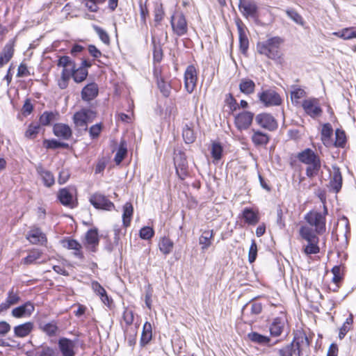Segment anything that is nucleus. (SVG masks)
I'll return each instance as SVG.
<instances>
[{
  "label": "nucleus",
  "mask_w": 356,
  "mask_h": 356,
  "mask_svg": "<svg viewBox=\"0 0 356 356\" xmlns=\"http://www.w3.org/2000/svg\"><path fill=\"white\" fill-rule=\"evenodd\" d=\"M283 39L275 36L266 41L259 42L257 44V50L259 54L265 55L268 58L277 60L281 58L280 45Z\"/></svg>",
  "instance_id": "f257e3e1"
},
{
  "label": "nucleus",
  "mask_w": 356,
  "mask_h": 356,
  "mask_svg": "<svg viewBox=\"0 0 356 356\" xmlns=\"http://www.w3.org/2000/svg\"><path fill=\"white\" fill-rule=\"evenodd\" d=\"M327 207L323 205V211L319 212L312 210L307 213L304 217L305 220L313 229L315 234H323L326 231Z\"/></svg>",
  "instance_id": "f03ea898"
},
{
  "label": "nucleus",
  "mask_w": 356,
  "mask_h": 356,
  "mask_svg": "<svg viewBox=\"0 0 356 356\" xmlns=\"http://www.w3.org/2000/svg\"><path fill=\"white\" fill-rule=\"evenodd\" d=\"M299 234L301 238L307 242V245L304 248V252L306 254H315L320 252L318 245L319 238L314 234L313 228L307 225H302L300 228Z\"/></svg>",
  "instance_id": "7ed1b4c3"
},
{
  "label": "nucleus",
  "mask_w": 356,
  "mask_h": 356,
  "mask_svg": "<svg viewBox=\"0 0 356 356\" xmlns=\"http://www.w3.org/2000/svg\"><path fill=\"white\" fill-rule=\"evenodd\" d=\"M88 75V70L81 69L76 65L73 69L63 70L61 72L60 81L58 83L59 86L61 89L67 88L71 78H72L76 83H81L86 79Z\"/></svg>",
  "instance_id": "20e7f679"
},
{
  "label": "nucleus",
  "mask_w": 356,
  "mask_h": 356,
  "mask_svg": "<svg viewBox=\"0 0 356 356\" xmlns=\"http://www.w3.org/2000/svg\"><path fill=\"white\" fill-rule=\"evenodd\" d=\"M78 341V339L72 340L67 337L59 338L58 348L61 356H76Z\"/></svg>",
  "instance_id": "39448f33"
},
{
  "label": "nucleus",
  "mask_w": 356,
  "mask_h": 356,
  "mask_svg": "<svg viewBox=\"0 0 356 356\" xmlns=\"http://www.w3.org/2000/svg\"><path fill=\"white\" fill-rule=\"evenodd\" d=\"M96 118V113L90 109H82L74 113V123L76 127L87 128L88 124Z\"/></svg>",
  "instance_id": "423d86ee"
},
{
  "label": "nucleus",
  "mask_w": 356,
  "mask_h": 356,
  "mask_svg": "<svg viewBox=\"0 0 356 356\" xmlns=\"http://www.w3.org/2000/svg\"><path fill=\"white\" fill-rule=\"evenodd\" d=\"M170 24L173 31L179 36L185 35L188 31L186 17L183 13H177L171 17Z\"/></svg>",
  "instance_id": "0eeeda50"
},
{
  "label": "nucleus",
  "mask_w": 356,
  "mask_h": 356,
  "mask_svg": "<svg viewBox=\"0 0 356 356\" xmlns=\"http://www.w3.org/2000/svg\"><path fill=\"white\" fill-rule=\"evenodd\" d=\"M107 0H82V3L91 13H97L99 5L105 3ZM119 0H108V8L113 12L118 6Z\"/></svg>",
  "instance_id": "6e6552de"
},
{
  "label": "nucleus",
  "mask_w": 356,
  "mask_h": 356,
  "mask_svg": "<svg viewBox=\"0 0 356 356\" xmlns=\"http://www.w3.org/2000/svg\"><path fill=\"white\" fill-rule=\"evenodd\" d=\"M255 122L261 127L270 131H275L278 124L275 118L270 113H262L256 115Z\"/></svg>",
  "instance_id": "1a4fd4ad"
},
{
  "label": "nucleus",
  "mask_w": 356,
  "mask_h": 356,
  "mask_svg": "<svg viewBox=\"0 0 356 356\" xmlns=\"http://www.w3.org/2000/svg\"><path fill=\"white\" fill-rule=\"evenodd\" d=\"M259 97L266 107L279 106L282 104V98L275 90H263L259 93Z\"/></svg>",
  "instance_id": "9d476101"
},
{
  "label": "nucleus",
  "mask_w": 356,
  "mask_h": 356,
  "mask_svg": "<svg viewBox=\"0 0 356 356\" xmlns=\"http://www.w3.org/2000/svg\"><path fill=\"white\" fill-rule=\"evenodd\" d=\"M254 114L250 111H243L235 116L234 124L239 131L246 130L251 125Z\"/></svg>",
  "instance_id": "9b49d317"
},
{
  "label": "nucleus",
  "mask_w": 356,
  "mask_h": 356,
  "mask_svg": "<svg viewBox=\"0 0 356 356\" xmlns=\"http://www.w3.org/2000/svg\"><path fill=\"white\" fill-rule=\"evenodd\" d=\"M174 163L177 174L181 179H184L186 175L188 168L186 154L181 151L175 153Z\"/></svg>",
  "instance_id": "f8f14e48"
},
{
  "label": "nucleus",
  "mask_w": 356,
  "mask_h": 356,
  "mask_svg": "<svg viewBox=\"0 0 356 356\" xmlns=\"http://www.w3.org/2000/svg\"><path fill=\"white\" fill-rule=\"evenodd\" d=\"M302 106L305 113L313 118L320 116L322 113V109L319 106L317 99L309 98L305 99L302 102Z\"/></svg>",
  "instance_id": "ddd939ff"
},
{
  "label": "nucleus",
  "mask_w": 356,
  "mask_h": 356,
  "mask_svg": "<svg viewBox=\"0 0 356 356\" xmlns=\"http://www.w3.org/2000/svg\"><path fill=\"white\" fill-rule=\"evenodd\" d=\"M90 202L96 209L110 211L114 208V204L101 193H95L90 198Z\"/></svg>",
  "instance_id": "4468645a"
},
{
  "label": "nucleus",
  "mask_w": 356,
  "mask_h": 356,
  "mask_svg": "<svg viewBox=\"0 0 356 356\" xmlns=\"http://www.w3.org/2000/svg\"><path fill=\"white\" fill-rule=\"evenodd\" d=\"M85 50V47L79 44L74 43L72 48L70 49V54L72 57L76 58L80 55H82V58H81V63L79 66L80 68L86 70L88 71V69L90 68L92 65V61L88 58H85V55L83 54Z\"/></svg>",
  "instance_id": "2eb2a0df"
},
{
  "label": "nucleus",
  "mask_w": 356,
  "mask_h": 356,
  "mask_svg": "<svg viewBox=\"0 0 356 356\" xmlns=\"http://www.w3.org/2000/svg\"><path fill=\"white\" fill-rule=\"evenodd\" d=\"M286 322V318L283 314L274 318L269 327L270 335L275 337L280 336L284 331Z\"/></svg>",
  "instance_id": "dca6fc26"
},
{
  "label": "nucleus",
  "mask_w": 356,
  "mask_h": 356,
  "mask_svg": "<svg viewBox=\"0 0 356 356\" xmlns=\"http://www.w3.org/2000/svg\"><path fill=\"white\" fill-rule=\"evenodd\" d=\"M197 79V70L193 65L187 67L184 73V85L186 89H195Z\"/></svg>",
  "instance_id": "f3484780"
},
{
  "label": "nucleus",
  "mask_w": 356,
  "mask_h": 356,
  "mask_svg": "<svg viewBox=\"0 0 356 356\" xmlns=\"http://www.w3.org/2000/svg\"><path fill=\"white\" fill-rule=\"evenodd\" d=\"M239 38V49L241 54L245 55L249 48V40L245 34L243 28V24L241 19H238L236 22Z\"/></svg>",
  "instance_id": "a211bd4d"
},
{
  "label": "nucleus",
  "mask_w": 356,
  "mask_h": 356,
  "mask_svg": "<svg viewBox=\"0 0 356 356\" xmlns=\"http://www.w3.org/2000/svg\"><path fill=\"white\" fill-rule=\"evenodd\" d=\"M35 170L37 173L42 179L43 184L47 187H51L55 183V179L53 174L46 170L41 163H38L35 165Z\"/></svg>",
  "instance_id": "6ab92c4d"
},
{
  "label": "nucleus",
  "mask_w": 356,
  "mask_h": 356,
  "mask_svg": "<svg viewBox=\"0 0 356 356\" xmlns=\"http://www.w3.org/2000/svg\"><path fill=\"white\" fill-rule=\"evenodd\" d=\"M34 329V323L29 321L15 326L13 328L14 336L18 338L28 337Z\"/></svg>",
  "instance_id": "aec40b11"
},
{
  "label": "nucleus",
  "mask_w": 356,
  "mask_h": 356,
  "mask_svg": "<svg viewBox=\"0 0 356 356\" xmlns=\"http://www.w3.org/2000/svg\"><path fill=\"white\" fill-rule=\"evenodd\" d=\"M34 305L31 302L17 307L13 309L12 315L15 318L29 316L34 311Z\"/></svg>",
  "instance_id": "412c9836"
},
{
  "label": "nucleus",
  "mask_w": 356,
  "mask_h": 356,
  "mask_svg": "<svg viewBox=\"0 0 356 356\" xmlns=\"http://www.w3.org/2000/svg\"><path fill=\"white\" fill-rule=\"evenodd\" d=\"M214 232L213 229L201 230V235L199 238V244L201 250L204 251L211 245L213 240Z\"/></svg>",
  "instance_id": "4be33fe9"
},
{
  "label": "nucleus",
  "mask_w": 356,
  "mask_h": 356,
  "mask_svg": "<svg viewBox=\"0 0 356 356\" xmlns=\"http://www.w3.org/2000/svg\"><path fill=\"white\" fill-rule=\"evenodd\" d=\"M26 238L33 244H44L46 241V236L40 228H32L27 234Z\"/></svg>",
  "instance_id": "5701e85b"
},
{
  "label": "nucleus",
  "mask_w": 356,
  "mask_h": 356,
  "mask_svg": "<svg viewBox=\"0 0 356 356\" xmlns=\"http://www.w3.org/2000/svg\"><path fill=\"white\" fill-rule=\"evenodd\" d=\"M58 198L60 203L71 209L76 207V204L73 201V196L70 190L67 188H62L58 191Z\"/></svg>",
  "instance_id": "b1692460"
},
{
  "label": "nucleus",
  "mask_w": 356,
  "mask_h": 356,
  "mask_svg": "<svg viewBox=\"0 0 356 356\" xmlns=\"http://www.w3.org/2000/svg\"><path fill=\"white\" fill-rule=\"evenodd\" d=\"M240 10L245 18L252 17L254 19L258 17V6L254 1H248V3L243 5Z\"/></svg>",
  "instance_id": "393cba45"
},
{
  "label": "nucleus",
  "mask_w": 356,
  "mask_h": 356,
  "mask_svg": "<svg viewBox=\"0 0 356 356\" xmlns=\"http://www.w3.org/2000/svg\"><path fill=\"white\" fill-rule=\"evenodd\" d=\"M54 134L65 140H68L72 136V130L70 127L62 123L56 124L54 126Z\"/></svg>",
  "instance_id": "a878e982"
},
{
  "label": "nucleus",
  "mask_w": 356,
  "mask_h": 356,
  "mask_svg": "<svg viewBox=\"0 0 356 356\" xmlns=\"http://www.w3.org/2000/svg\"><path fill=\"white\" fill-rule=\"evenodd\" d=\"M297 158L298 160L305 163V164H309L314 161L319 159V156L316 155L314 152L309 149L307 148L305 150L302 151L301 152H299L297 155Z\"/></svg>",
  "instance_id": "bb28decb"
},
{
  "label": "nucleus",
  "mask_w": 356,
  "mask_h": 356,
  "mask_svg": "<svg viewBox=\"0 0 356 356\" xmlns=\"http://www.w3.org/2000/svg\"><path fill=\"white\" fill-rule=\"evenodd\" d=\"M19 300L20 298L18 293L12 289L9 291L6 300L0 304V311L8 309L10 306L18 303Z\"/></svg>",
  "instance_id": "cd10ccee"
},
{
  "label": "nucleus",
  "mask_w": 356,
  "mask_h": 356,
  "mask_svg": "<svg viewBox=\"0 0 356 356\" xmlns=\"http://www.w3.org/2000/svg\"><path fill=\"white\" fill-rule=\"evenodd\" d=\"M87 248L92 252L95 251V247L99 243L98 232L97 229H91L86 234Z\"/></svg>",
  "instance_id": "c85d7f7f"
},
{
  "label": "nucleus",
  "mask_w": 356,
  "mask_h": 356,
  "mask_svg": "<svg viewBox=\"0 0 356 356\" xmlns=\"http://www.w3.org/2000/svg\"><path fill=\"white\" fill-rule=\"evenodd\" d=\"M333 129L330 124L327 123L323 124L321 130V140L324 145L330 147L332 144V136Z\"/></svg>",
  "instance_id": "c756f323"
},
{
  "label": "nucleus",
  "mask_w": 356,
  "mask_h": 356,
  "mask_svg": "<svg viewBox=\"0 0 356 356\" xmlns=\"http://www.w3.org/2000/svg\"><path fill=\"white\" fill-rule=\"evenodd\" d=\"M243 218L249 225H256L259 220L258 213L251 208L246 207L243 211Z\"/></svg>",
  "instance_id": "7c9ffc66"
},
{
  "label": "nucleus",
  "mask_w": 356,
  "mask_h": 356,
  "mask_svg": "<svg viewBox=\"0 0 356 356\" xmlns=\"http://www.w3.org/2000/svg\"><path fill=\"white\" fill-rule=\"evenodd\" d=\"M252 141L255 145H265L269 142L270 138L268 134L254 129H252Z\"/></svg>",
  "instance_id": "2f4dec72"
},
{
  "label": "nucleus",
  "mask_w": 356,
  "mask_h": 356,
  "mask_svg": "<svg viewBox=\"0 0 356 356\" xmlns=\"http://www.w3.org/2000/svg\"><path fill=\"white\" fill-rule=\"evenodd\" d=\"M152 337V325L149 322H145L143 325V332L140 337V343L142 346L147 345Z\"/></svg>",
  "instance_id": "473e14b6"
},
{
  "label": "nucleus",
  "mask_w": 356,
  "mask_h": 356,
  "mask_svg": "<svg viewBox=\"0 0 356 356\" xmlns=\"http://www.w3.org/2000/svg\"><path fill=\"white\" fill-rule=\"evenodd\" d=\"M330 185L335 193H338L340 191L342 186V177L339 169L337 168L334 170L331 177Z\"/></svg>",
  "instance_id": "72a5a7b5"
},
{
  "label": "nucleus",
  "mask_w": 356,
  "mask_h": 356,
  "mask_svg": "<svg viewBox=\"0 0 356 356\" xmlns=\"http://www.w3.org/2000/svg\"><path fill=\"white\" fill-rule=\"evenodd\" d=\"M248 339L253 343L266 346L269 343L270 339L268 336L262 335L256 332H252L248 334Z\"/></svg>",
  "instance_id": "f704fd0d"
},
{
  "label": "nucleus",
  "mask_w": 356,
  "mask_h": 356,
  "mask_svg": "<svg viewBox=\"0 0 356 356\" xmlns=\"http://www.w3.org/2000/svg\"><path fill=\"white\" fill-rule=\"evenodd\" d=\"M56 65L58 67H63V70H69L68 67L73 69L75 67L76 64L75 60H73L70 56L63 55L58 56Z\"/></svg>",
  "instance_id": "c9c22d12"
},
{
  "label": "nucleus",
  "mask_w": 356,
  "mask_h": 356,
  "mask_svg": "<svg viewBox=\"0 0 356 356\" xmlns=\"http://www.w3.org/2000/svg\"><path fill=\"white\" fill-rule=\"evenodd\" d=\"M63 246L70 250H74L75 252L74 254L79 258H83V254L80 251L81 249V245L76 240L67 239L63 241Z\"/></svg>",
  "instance_id": "e433bc0d"
},
{
  "label": "nucleus",
  "mask_w": 356,
  "mask_h": 356,
  "mask_svg": "<svg viewBox=\"0 0 356 356\" xmlns=\"http://www.w3.org/2000/svg\"><path fill=\"white\" fill-rule=\"evenodd\" d=\"M153 45V60L154 63H159L163 59V51L160 42H156L154 38L152 40Z\"/></svg>",
  "instance_id": "4c0bfd02"
},
{
  "label": "nucleus",
  "mask_w": 356,
  "mask_h": 356,
  "mask_svg": "<svg viewBox=\"0 0 356 356\" xmlns=\"http://www.w3.org/2000/svg\"><path fill=\"white\" fill-rule=\"evenodd\" d=\"M133 212L134 208L131 203L126 202L123 206L122 214V222L124 227L129 226Z\"/></svg>",
  "instance_id": "58836bf2"
},
{
  "label": "nucleus",
  "mask_w": 356,
  "mask_h": 356,
  "mask_svg": "<svg viewBox=\"0 0 356 356\" xmlns=\"http://www.w3.org/2000/svg\"><path fill=\"white\" fill-rule=\"evenodd\" d=\"M307 165V167L306 168V175L308 177L312 178L316 176L318 174V172L321 166L320 159Z\"/></svg>",
  "instance_id": "ea45409f"
},
{
  "label": "nucleus",
  "mask_w": 356,
  "mask_h": 356,
  "mask_svg": "<svg viewBox=\"0 0 356 356\" xmlns=\"http://www.w3.org/2000/svg\"><path fill=\"white\" fill-rule=\"evenodd\" d=\"M159 250L164 254H168L172 252L173 242L167 237H163L159 243Z\"/></svg>",
  "instance_id": "a19ab883"
},
{
  "label": "nucleus",
  "mask_w": 356,
  "mask_h": 356,
  "mask_svg": "<svg viewBox=\"0 0 356 356\" xmlns=\"http://www.w3.org/2000/svg\"><path fill=\"white\" fill-rule=\"evenodd\" d=\"M334 35L344 40L356 38V28L349 27L342 29L341 31L334 33Z\"/></svg>",
  "instance_id": "79ce46f5"
},
{
  "label": "nucleus",
  "mask_w": 356,
  "mask_h": 356,
  "mask_svg": "<svg viewBox=\"0 0 356 356\" xmlns=\"http://www.w3.org/2000/svg\"><path fill=\"white\" fill-rule=\"evenodd\" d=\"M353 323V316L350 314L348 317L346 319L345 322L339 329V338L343 339L347 332L350 330L351 325Z\"/></svg>",
  "instance_id": "37998d69"
},
{
  "label": "nucleus",
  "mask_w": 356,
  "mask_h": 356,
  "mask_svg": "<svg viewBox=\"0 0 356 356\" xmlns=\"http://www.w3.org/2000/svg\"><path fill=\"white\" fill-rule=\"evenodd\" d=\"M40 328L49 337H54L56 334L58 327L54 322L40 324Z\"/></svg>",
  "instance_id": "c03bdc74"
},
{
  "label": "nucleus",
  "mask_w": 356,
  "mask_h": 356,
  "mask_svg": "<svg viewBox=\"0 0 356 356\" xmlns=\"http://www.w3.org/2000/svg\"><path fill=\"white\" fill-rule=\"evenodd\" d=\"M42 252L39 250H33L29 252L27 257L23 259L22 263L25 265L33 264L36 260L41 257Z\"/></svg>",
  "instance_id": "a18cd8bd"
},
{
  "label": "nucleus",
  "mask_w": 356,
  "mask_h": 356,
  "mask_svg": "<svg viewBox=\"0 0 356 356\" xmlns=\"http://www.w3.org/2000/svg\"><path fill=\"white\" fill-rule=\"evenodd\" d=\"M222 152L223 148L220 143L214 142L212 143L211 154L215 161H218L221 159Z\"/></svg>",
  "instance_id": "49530a36"
},
{
  "label": "nucleus",
  "mask_w": 356,
  "mask_h": 356,
  "mask_svg": "<svg viewBox=\"0 0 356 356\" xmlns=\"http://www.w3.org/2000/svg\"><path fill=\"white\" fill-rule=\"evenodd\" d=\"M287 16L297 24L303 26L305 21L302 17L294 9L290 8L286 10Z\"/></svg>",
  "instance_id": "de8ad7c7"
},
{
  "label": "nucleus",
  "mask_w": 356,
  "mask_h": 356,
  "mask_svg": "<svg viewBox=\"0 0 356 356\" xmlns=\"http://www.w3.org/2000/svg\"><path fill=\"white\" fill-rule=\"evenodd\" d=\"M295 346L298 349H299V348H300L299 342H296V345H294V343L292 342V343L288 344L287 346L283 347L282 348H280L279 350L280 356H293Z\"/></svg>",
  "instance_id": "09e8293b"
},
{
  "label": "nucleus",
  "mask_w": 356,
  "mask_h": 356,
  "mask_svg": "<svg viewBox=\"0 0 356 356\" xmlns=\"http://www.w3.org/2000/svg\"><path fill=\"white\" fill-rule=\"evenodd\" d=\"M56 113L45 111L40 118V124L42 126H48L56 120Z\"/></svg>",
  "instance_id": "8fccbe9b"
},
{
  "label": "nucleus",
  "mask_w": 356,
  "mask_h": 356,
  "mask_svg": "<svg viewBox=\"0 0 356 356\" xmlns=\"http://www.w3.org/2000/svg\"><path fill=\"white\" fill-rule=\"evenodd\" d=\"M92 28L95 33L98 35L99 39L106 44H108L110 43V38L108 34L106 31H104L100 26L93 24Z\"/></svg>",
  "instance_id": "3c124183"
},
{
  "label": "nucleus",
  "mask_w": 356,
  "mask_h": 356,
  "mask_svg": "<svg viewBox=\"0 0 356 356\" xmlns=\"http://www.w3.org/2000/svg\"><path fill=\"white\" fill-rule=\"evenodd\" d=\"M346 142V137L345 132L341 129H337L335 131V142L334 146L339 147H343Z\"/></svg>",
  "instance_id": "603ef678"
},
{
  "label": "nucleus",
  "mask_w": 356,
  "mask_h": 356,
  "mask_svg": "<svg viewBox=\"0 0 356 356\" xmlns=\"http://www.w3.org/2000/svg\"><path fill=\"white\" fill-rule=\"evenodd\" d=\"M127 152V147L124 142H122L114 158V161L116 164H120L124 158L125 157Z\"/></svg>",
  "instance_id": "864d4df0"
},
{
  "label": "nucleus",
  "mask_w": 356,
  "mask_h": 356,
  "mask_svg": "<svg viewBox=\"0 0 356 356\" xmlns=\"http://www.w3.org/2000/svg\"><path fill=\"white\" fill-rule=\"evenodd\" d=\"M332 273L333 274L332 282L335 284V287L333 289V291H335L337 290L339 285L338 284L341 280V268L339 266H335L332 269Z\"/></svg>",
  "instance_id": "5fc2aeb1"
},
{
  "label": "nucleus",
  "mask_w": 356,
  "mask_h": 356,
  "mask_svg": "<svg viewBox=\"0 0 356 356\" xmlns=\"http://www.w3.org/2000/svg\"><path fill=\"white\" fill-rule=\"evenodd\" d=\"M13 45L12 44L8 43L5 45L0 55L4 57V58H6V61H10V60L12 58L13 56Z\"/></svg>",
  "instance_id": "6e6d98bb"
},
{
  "label": "nucleus",
  "mask_w": 356,
  "mask_h": 356,
  "mask_svg": "<svg viewBox=\"0 0 356 356\" xmlns=\"http://www.w3.org/2000/svg\"><path fill=\"white\" fill-rule=\"evenodd\" d=\"M39 130H40V124L31 123L29 126V127L25 133V136L26 138H31V139L34 138L38 134Z\"/></svg>",
  "instance_id": "4d7b16f0"
},
{
  "label": "nucleus",
  "mask_w": 356,
  "mask_h": 356,
  "mask_svg": "<svg viewBox=\"0 0 356 356\" xmlns=\"http://www.w3.org/2000/svg\"><path fill=\"white\" fill-rule=\"evenodd\" d=\"M183 138L186 143H192L195 138L193 130L186 126L183 129Z\"/></svg>",
  "instance_id": "13d9d810"
},
{
  "label": "nucleus",
  "mask_w": 356,
  "mask_h": 356,
  "mask_svg": "<svg viewBox=\"0 0 356 356\" xmlns=\"http://www.w3.org/2000/svg\"><path fill=\"white\" fill-rule=\"evenodd\" d=\"M248 307H250V314L253 316L259 314L262 311V305L259 302H250L246 305H245L243 309Z\"/></svg>",
  "instance_id": "bf43d9fd"
},
{
  "label": "nucleus",
  "mask_w": 356,
  "mask_h": 356,
  "mask_svg": "<svg viewBox=\"0 0 356 356\" xmlns=\"http://www.w3.org/2000/svg\"><path fill=\"white\" fill-rule=\"evenodd\" d=\"M154 234V229L150 227H144L140 229L139 236L142 239L149 240L153 237Z\"/></svg>",
  "instance_id": "052dcab7"
},
{
  "label": "nucleus",
  "mask_w": 356,
  "mask_h": 356,
  "mask_svg": "<svg viewBox=\"0 0 356 356\" xmlns=\"http://www.w3.org/2000/svg\"><path fill=\"white\" fill-rule=\"evenodd\" d=\"M257 255V245L254 240L252 241L249 252H248V261L250 263H253Z\"/></svg>",
  "instance_id": "680f3d73"
},
{
  "label": "nucleus",
  "mask_w": 356,
  "mask_h": 356,
  "mask_svg": "<svg viewBox=\"0 0 356 356\" xmlns=\"http://www.w3.org/2000/svg\"><path fill=\"white\" fill-rule=\"evenodd\" d=\"M154 76L156 80L158 88L160 90L166 89L168 83L164 81L163 78L161 76V72L154 70Z\"/></svg>",
  "instance_id": "e2e57ef3"
},
{
  "label": "nucleus",
  "mask_w": 356,
  "mask_h": 356,
  "mask_svg": "<svg viewBox=\"0 0 356 356\" xmlns=\"http://www.w3.org/2000/svg\"><path fill=\"white\" fill-rule=\"evenodd\" d=\"M88 50L90 55L94 58L97 59L103 56L102 51L94 44H89Z\"/></svg>",
  "instance_id": "0e129e2a"
},
{
  "label": "nucleus",
  "mask_w": 356,
  "mask_h": 356,
  "mask_svg": "<svg viewBox=\"0 0 356 356\" xmlns=\"http://www.w3.org/2000/svg\"><path fill=\"white\" fill-rule=\"evenodd\" d=\"M97 95L98 90H81L82 99L87 102L95 98Z\"/></svg>",
  "instance_id": "69168bd1"
},
{
  "label": "nucleus",
  "mask_w": 356,
  "mask_h": 356,
  "mask_svg": "<svg viewBox=\"0 0 356 356\" xmlns=\"http://www.w3.org/2000/svg\"><path fill=\"white\" fill-rule=\"evenodd\" d=\"M254 81L249 79H243L239 83V89H254Z\"/></svg>",
  "instance_id": "338daca9"
},
{
  "label": "nucleus",
  "mask_w": 356,
  "mask_h": 356,
  "mask_svg": "<svg viewBox=\"0 0 356 356\" xmlns=\"http://www.w3.org/2000/svg\"><path fill=\"white\" fill-rule=\"evenodd\" d=\"M154 21L156 23H160L163 18L164 11L162 5L156 6L154 9Z\"/></svg>",
  "instance_id": "774afa93"
}]
</instances>
